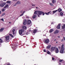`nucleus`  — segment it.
<instances>
[{
	"instance_id": "72a5a7b5",
	"label": "nucleus",
	"mask_w": 65,
	"mask_h": 65,
	"mask_svg": "<svg viewBox=\"0 0 65 65\" xmlns=\"http://www.w3.org/2000/svg\"><path fill=\"white\" fill-rule=\"evenodd\" d=\"M42 14L43 15H44L45 14V13H44V12L42 11Z\"/></svg>"
},
{
	"instance_id": "8fccbe9b",
	"label": "nucleus",
	"mask_w": 65,
	"mask_h": 65,
	"mask_svg": "<svg viewBox=\"0 0 65 65\" xmlns=\"http://www.w3.org/2000/svg\"><path fill=\"white\" fill-rule=\"evenodd\" d=\"M58 38H60V36H58Z\"/></svg>"
},
{
	"instance_id": "13d9d810",
	"label": "nucleus",
	"mask_w": 65,
	"mask_h": 65,
	"mask_svg": "<svg viewBox=\"0 0 65 65\" xmlns=\"http://www.w3.org/2000/svg\"><path fill=\"white\" fill-rule=\"evenodd\" d=\"M36 8H37H37H37V7H36Z\"/></svg>"
},
{
	"instance_id": "de8ad7c7",
	"label": "nucleus",
	"mask_w": 65,
	"mask_h": 65,
	"mask_svg": "<svg viewBox=\"0 0 65 65\" xmlns=\"http://www.w3.org/2000/svg\"><path fill=\"white\" fill-rule=\"evenodd\" d=\"M1 14V11H0V14Z\"/></svg>"
},
{
	"instance_id": "4d7b16f0",
	"label": "nucleus",
	"mask_w": 65,
	"mask_h": 65,
	"mask_svg": "<svg viewBox=\"0 0 65 65\" xmlns=\"http://www.w3.org/2000/svg\"><path fill=\"white\" fill-rule=\"evenodd\" d=\"M56 39H55L54 40V41H56Z\"/></svg>"
},
{
	"instance_id": "37998d69",
	"label": "nucleus",
	"mask_w": 65,
	"mask_h": 65,
	"mask_svg": "<svg viewBox=\"0 0 65 65\" xmlns=\"http://www.w3.org/2000/svg\"><path fill=\"white\" fill-rule=\"evenodd\" d=\"M43 52H46V51H45V50H43Z\"/></svg>"
},
{
	"instance_id": "9d476101",
	"label": "nucleus",
	"mask_w": 65,
	"mask_h": 65,
	"mask_svg": "<svg viewBox=\"0 0 65 65\" xmlns=\"http://www.w3.org/2000/svg\"><path fill=\"white\" fill-rule=\"evenodd\" d=\"M31 23V20H27V25H29Z\"/></svg>"
},
{
	"instance_id": "a19ab883",
	"label": "nucleus",
	"mask_w": 65,
	"mask_h": 65,
	"mask_svg": "<svg viewBox=\"0 0 65 65\" xmlns=\"http://www.w3.org/2000/svg\"><path fill=\"white\" fill-rule=\"evenodd\" d=\"M23 12V11L22 10H21V11H20V13H22V12Z\"/></svg>"
},
{
	"instance_id": "e433bc0d",
	"label": "nucleus",
	"mask_w": 65,
	"mask_h": 65,
	"mask_svg": "<svg viewBox=\"0 0 65 65\" xmlns=\"http://www.w3.org/2000/svg\"><path fill=\"white\" fill-rule=\"evenodd\" d=\"M32 6H35V5L34 4H32Z\"/></svg>"
},
{
	"instance_id": "603ef678",
	"label": "nucleus",
	"mask_w": 65,
	"mask_h": 65,
	"mask_svg": "<svg viewBox=\"0 0 65 65\" xmlns=\"http://www.w3.org/2000/svg\"><path fill=\"white\" fill-rule=\"evenodd\" d=\"M56 43H58V42L56 41Z\"/></svg>"
},
{
	"instance_id": "a211bd4d",
	"label": "nucleus",
	"mask_w": 65,
	"mask_h": 65,
	"mask_svg": "<svg viewBox=\"0 0 65 65\" xmlns=\"http://www.w3.org/2000/svg\"><path fill=\"white\" fill-rule=\"evenodd\" d=\"M52 3L53 4H55V3H56V1L55 0H52Z\"/></svg>"
},
{
	"instance_id": "a18cd8bd",
	"label": "nucleus",
	"mask_w": 65,
	"mask_h": 65,
	"mask_svg": "<svg viewBox=\"0 0 65 65\" xmlns=\"http://www.w3.org/2000/svg\"><path fill=\"white\" fill-rule=\"evenodd\" d=\"M58 48L60 49V48H61V47H58Z\"/></svg>"
},
{
	"instance_id": "052dcab7",
	"label": "nucleus",
	"mask_w": 65,
	"mask_h": 65,
	"mask_svg": "<svg viewBox=\"0 0 65 65\" xmlns=\"http://www.w3.org/2000/svg\"><path fill=\"white\" fill-rule=\"evenodd\" d=\"M13 1H15V0H13Z\"/></svg>"
},
{
	"instance_id": "6e6d98bb",
	"label": "nucleus",
	"mask_w": 65,
	"mask_h": 65,
	"mask_svg": "<svg viewBox=\"0 0 65 65\" xmlns=\"http://www.w3.org/2000/svg\"><path fill=\"white\" fill-rule=\"evenodd\" d=\"M13 47V48H14V47L13 46V47Z\"/></svg>"
},
{
	"instance_id": "f3484780",
	"label": "nucleus",
	"mask_w": 65,
	"mask_h": 65,
	"mask_svg": "<svg viewBox=\"0 0 65 65\" xmlns=\"http://www.w3.org/2000/svg\"><path fill=\"white\" fill-rule=\"evenodd\" d=\"M4 30V28H1L0 29V32H2Z\"/></svg>"
},
{
	"instance_id": "c9c22d12",
	"label": "nucleus",
	"mask_w": 65,
	"mask_h": 65,
	"mask_svg": "<svg viewBox=\"0 0 65 65\" xmlns=\"http://www.w3.org/2000/svg\"><path fill=\"white\" fill-rule=\"evenodd\" d=\"M49 3L50 4V5H51V6H53V4H52L51 3Z\"/></svg>"
},
{
	"instance_id": "4be33fe9",
	"label": "nucleus",
	"mask_w": 65,
	"mask_h": 65,
	"mask_svg": "<svg viewBox=\"0 0 65 65\" xmlns=\"http://www.w3.org/2000/svg\"><path fill=\"white\" fill-rule=\"evenodd\" d=\"M53 31H54V29H51L50 30L49 32L50 33H52V32H53Z\"/></svg>"
},
{
	"instance_id": "5701e85b",
	"label": "nucleus",
	"mask_w": 65,
	"mask_h": 65,
	"mask_svg": "<svg viewBox=\"0 0 65 65\" xmlns=\"http://www.w3.org/2000/svg\"><path fill=\"white\" fill-rule=\"evenodd\" d=\"M14 31H15V29H13L12 30V32H13V35L14 34Z\"/></svg>"
},
{
	"instance_id": "f257e3e1",
	"label": "nucleus",
	"mask_w": 65,
	"mask_h": 65,
	"mask_svg": "<svg viewBox=\"0 0 65 65\" xmlns=\"http://www.w3.org/2000/svg\"><path fill=\"white\" fill-rule=\"evenodd\" d=\"M42 11H36L34 12V14H38V17H39V15H41L42 14Z\"/></svg>"
},
{
	"instance_id": "f704fd0d",
	"label": "nucleus",
	"mask_w": 65,
	"mask_h": 65,
	"mask_svg": "<svg viewBox=\"0 0 65 65\" xmlns=\"http://www.w3.org/2000/svg\"><path fill=\"white\" fill-rule=\"evenodd\" d=\"M63 61V60L60 59V60H59V61L60 62H62V61Z\"/></svg>"
},
{
	"instance_id": "c756f323",
	"label": "nucleus",
	"mask_w": 65,
	"mask_h": 65,
	"mask_svg": "<svg viewBox=\"0 0 65 65\" xmlns=\"http://www.w3.org/2000/svg\"><path fill=\"white\" fill-rule=\"evenodd\" d=\"M3 42V41L0 38V43H1V42Z\"/></svg>"
},
{
	"instance_id": "4c0bfd02",
	"label": "nucleus",
	"mask_w": 65,
	"mask_h": 65,
	"mask_svg": "<svg viewBox=\"0 0 65 65\" xmlns=\"http://www.w3.org/2000/svg\"><path fill=\"white\" fill-rule=\"evenodd\" d=\"M1 20L2 21H3V22H4V19L3 18L2 19H1Z\"/></svg>"
},
{
	"instance_id": "393cba45",
	"label": "nucleus",
	"mask_w": 65,
	"mask_h": 65,
	"mask_svg": "<svg viewBox=\"0 0 65 65\" xmlns=\"http://www.w3.org/2000/svg\"><path fill=\"white\" fill-rule=\"evenodd\" d=\"M51 45H48V46H47L46 47V48H47L49 49L51 47Z\"/></svg>"
},
{
	"instance_id": "f8f14e48",
	"label": "nucleus",
	"mask_w": 65,
	"mask_h": 65,
	"mask_svg": "<svg viewBox=\"0 0 65 65\" xmlns=\"http://www.w3.org/2000/svg\"><path fill=\"white\" fill-rule=\"evenodd\" d=\"M55 48H56V47H52L51 48V51L53 52V51H54Z\"/></svg>"
},
{
	"instance_id": "2eb2a0df",
	"label": "nucleus",
	"mask_w": 65,
	"mask_h": 65,
	"mask_svg": "<svg viewBox=\"0 0 65 65\" xmlns=\"http://www.w3.org/2000/svg\"><path fill=\"white\" fill-rule=\"evenodd\" d=\"M35 14H34V13L33 14V19H35V18H36V15Z\"/></svg>"
},
{
	"instance_id": "7c9ffc66",
	"label": "nucleus",
	"mask_w": 65,
	"mask_h": 65,
	"mask_svg": "<svg viewBox=\"0 0 65 65\" xmlns=\"http://www.w3.org/2000/svg\"><path fill=\"white\" fill-rule=\"evenodd\" d=\"M10 35L11 37H12V38H13L14 37L12 36V34H10Z\"/></svg>"
},
{
	"instance_id": "39448f33",
	"label": "nucleus",
	"mask_w": 65,
	"mask_h": 65,
	"mask_svg": "<svg viewBox=\"0 0 65 65\" xmlns=\"http://www.w3.org/2000/svg\"><path fill=\"white\" fill-rule=\"evenodd\" d=\"M6 4V3H1L0 4V6L1 7H4V6Z\"/></svg>"
},
{
	"instance_id": "ddd939ff",
	"label": "nucleus",
	"mask_w": 65,
	"mask_h": 65,
	"mask_svg": "<svg viewBox=\"0 0 65 65\" xmlns=\"http://www.w3.org/2000/svg\"><path fill=\"white\" fill-rule=\"evenodd\" d=\"M4 8L6 9V8H8V5L7 4L5 5V6L4 7Z\"/></svg>"
},
{
	"instance_id": "0eeeda50",
	"label": "nucleus",
	"mask_w": 65,
	"mask_h": 65,
	"mask_svg": "<svg viewBox=\"0 0 65 65\" xmlns=\"http://www.w3.org/2000/svg\"><path fill=\"white\" fill-rule=\"evenodd\" d=\"M21 2L20 1H18L15 3V4L13 5L14 6H15L17 4H20Z\"/></svg>"
},
{
	"instance_id": "a878e982",
	"label": "nucleus",
	"mask_w": 65,
	"mask_h": 65,
	"mask_svg": "<svg viewBox=\"0 0 65 65\" xmlns=\"http://www.w3.org/2000/svg\"><path fill=\"white\" fill-rule=\"evenodd\" d=\"M23 28V29H26V28H27V27H26V26H23L22 27Z\"/></svg>"
},
{
	"instance_id": "9b49d317",
	"label": "nucleus",
	"mask_w": 65,
	"mask_h": 65,
	"mask_svg": "<svg viewBox=\"0 0 65 65\" xmlns=\"http://www.w3.org/2000/svg\"><path fill=\"white\" fill-rule=\"evenodd\" d=\"M52 13V12L51 11H50L49 12H48L47 13L45 12V13L46 14V15H49V13H50V14H51Z\"/></svg>"
},
{
	"instance_id": "20e7f679",
	"label": "nucleus",
	"mask_w": 65,
	"mask_h": 65,
	"mask_svg": "<svg viewBox=\"0 0 65 65\" xmlns=\"http://www.w3.org/2000/svg\"><path fill=\"white\" fill-rule=\"evenodd\" d=\"M24 32V29H22L21 30H20L19 31V33L20 35H21L22 34V32Z\"/></svg>"
},
{
	"instance_id": "7ed1b4c3",
	"label": "nucleus",
	"mask_w": 65,
	"mask_h": 65,
	"mask_svg": "<svg viewBox=\"0 0 65 65\" xmlns=\"http://www.w3.org/2000/svg\"><path fill=\"white\" fill-rule=\"evenodd\" d=\"M5 40L7 41V42H9V36H7L5 37Z\"/></svg>"
},
{
	"instance_id": "6ab92c4d",
	"label": "nucleus",
	"mask_w": 65,
	"mask_h": 65,
	"mask_svg": "<svg viewBox=\"0 0 65 65\" xmlns=\"http://www.w3.org/2000/svg\"><path fill=\"white\" fill-rule=\"evenodd\" d=\"M25 13V11H24L23 13L22 14H21V15H20L19 17H21V16H22V15H24V13Z\"/></svg>"
},
{
	"instance_id": "864d4df0",
	"label": "nucleus",
	"mask_w": 65,
	"mask_h": 65,
	"mask_svg": "<svg viewBox=\"0 0 65 65\" xmlns=\"http://www.w3.org/2000/svg\"><path fill=\"white\" fill-rule=\"evenodd\" d=\"M51 24H53V22L51 23Z\"/></svg>"
},
{
	"instance_id": "dca6fc26",
	"label": "nucleus",
	"mask_w": 65,
	"mask_h": 65,
	"mask_svg": "<svg viewBox=\"0 0 65 65\" xmlns=\"http://www.w3.org/2000/svg\"><path fill=\"white\" fill-rule=\"evenodd\" d=\"M59 33V30H57L55 31L54 34H57V33Z\"/></svg>"
},
{
	"instance_id": "473e14b6",
	"label": "nucleus",
	"mask_w": 65,
	"mask_h": 65,
	"mask_svg": "<svg viewBox=\"0 0 65 65\" xmlns=\"http://www.w3.org/2000/svg\"><path fill=\"white\" fill-rule=\"evenodd\" d=\"M61 15H63V13L62 12H60V13Z\"/></svg>"
},
{
	"instance_id": "c85d7f7f",
	"label": "nucleus",
	"mask_w": 65,
	"mask_h": 65,
	"mask_svg": "<svg viewBox=\"0 0 65 65\" xmlns=\"http://www.w3.org/2000/svg\"><path fill=\"white\" fill-rule=\"evenodd\" d=\"M7 3H9V4H10L11 3V2L10 1H8L7 2Z\"/></svg>"
},
{
	"instance_id": "412c9836",
	"label": "nucleus",
	"mask_w": 65,
	"mask_h": 65,
	"mask_svg": "<svg viewBox=\"0 0 65 65\" xmlns=\"http://www.w3.org/2000/svg\"><path fill=\"white\" fill-rule=\"evenodd\" d=\"M6 10V9L3 8L2 9V12H3V11H5Z\"/></svg>"
},
{
	"instance_id": "ea45409f",
	"label": "nucleus",
	"mask_w": 65,
	"mask_h": 65,
	"mask_svg": "<svg viewBox=\"0 0 65 65\" xmlns=\"http://www.w3.org/2000/svg\"><path fill=\"white\" fill-rule=\"evenodd\" d=\"M28 34H29V32H27L26 34V35H28Z\"/></svg>"
},
{
	"instance_id": "f03ea898",
	"label": "nucleus",
	"mask_w": 65,
	"mask_h": 65,
	"mask_svg": "<svg viewBox=\"0 0 65 65\" xmlns=\"http://www.w3.org/2000/svg\"><path fill=\"white\" fill-rule=\"evenodd\" d=\"M64 45H62L61 50L60 51V53L61 54H63L64 53Z\"/></svg>"
},
{
	"instance_id": "2f4dec72",
	"label": "nucleus",
	"mask_w": 65,
	"mask_h": 65,
	"mask_svg": "<svg viewBox=\"0 0 65 65\" xmlns=\"http://www.w3.org/2000/svg\"><path fill=\"white\" fill-rule=\"evenodd\" d=\"M5 13H3L1 15V16L3 17V16H4V15H5Z\"/></svg>"
},
{
	"instance_id": "6e6552de",
	"label": "nucleus",
	"mask_w": 65,
	"mask_h": 65,
	"mask_svg": "<svg viewBox=\"0 0 65 65\" xmlns=\"http://www.w3.org/2000/svg\"><path fill=\"white\" fill-rule=\"evenodd\" d=\"M23 25H25L27 24V20H24L23 21Z\"/></svg>"
},
{
	"instance_id": "cd10ccee",
	"label": "nucleus",
	"mask_w": 65,
	"mask_h": 65,
	"mask_svg": "<svg viewBox=\"0 0 65 65\" xmlns=\"http://www.w3.org/2000/svg\"><path fill=\"white\" fill-rule=\"evenodd\" d=\"M58 11L59 12H61V11H62V9L59 8L58 9Z\"/></svg>"
},
{
	"instance_id": "bf43d9fd",
	"label": "nucleus",
	"mask_w": 65,
	"mask_h": 65,
	"mask_svg": "<svg viewBox=\"0 0 65 65\" xmlns=\"http://www.w3.org/2000/svg\"><path fill=\"white\" fill-rule=\"evenodd\" d=\"M32 34H33V35H34V34H33V33H32Z\"/></svg>"
},
{
	"instance_id": "4468645a",
	"label": "nucleus",
	"mask_w": 65,
	"mask_h": 65,
	"mask_svg": "<svg viewBox=\"0 0 65 65\" xmlns=\"http://www.w3.org/2000/svg\"><path fill=\"white\" fill-rule=\"evenodd\" d=\"M60 26L61 25H60V24H59L58 25L57 27V28L58 29H60Z\"/></svg>"
},
{
	"instance_id": "c03bdc74",
	"label": "nucleus",
	"mask_w": 65,
	"mask_h": 65,
	"mask_svg": "<svg viewBox=\"0 0 65 65\" xmlns=\"http://www.w3.org/2000/svg\"><path fill=\"white\" fill-rule=\"evenodd\" d=\"M29 32H31V30H29Z\"/></svg>"
},
{
	"instance_id": "aec40b11",
	"label": "nucleus",
	"mask_w": 65,
	"mask_h": 65,
	"mask_svg": "<svg viewBox=\"0 0 65 65\" xmlns=\"http://www.w3.org/2000/svg\"><path fill=\"white\" fill-rule=\"evenodd\" d=\"M37 32V29L33 31V33L34 34H35L36 32Z\"/></svg>"
},
{
	"instance_id": "bb28decb",
	"label": "nucleus",
	"mask_w": 65,
	"mask_h": 65,
	"mask_svg": "<svg viewBox=\"0 0 65 65\" xmlns=\"http://www.w3.org/2000/svg\"><path fill=\"white\" fill-rule=\"evenodd\" d=\"M57 10H55L53 11H52V12H53V13H56V12H57Z\"/></svg>"
},
{
	"instance_id": "79ce46f5",
	"label": "nucleus",
	"mask_w": 65,
	"mask_h": 65,
	"mask_svg": "<svg viewBox=\"0 0 65 65\" xmlns=\"http://www.w3.org/2000/svg\"><path fill=\"white\" fill-rule=\"evenodd\" d=\"M63 40H64V41H65V37H63Z\"/></svg>"
},
{
	"instance_id": "1a4fd4ad",
	"label": "nucleus",
	"mask_w": 65,
	"mask_h": 65,
	"mask_svg": "<svg viewBox=\"0 0 65 65\" xmlns=\"http://www.w3.org/2000/svg\"><path fill=\"white\" fill-rule=\"evenodd\" d=\"M55 52L56 53H58L59 52V50H58V48H55Z\"/></svg>"
},
{
	"instance_id": "09e8293b",
	"label": "nucleus",
	"mask_w": 65,
	"mask_h": 65,
	"mask_svg": "<svg viewBox=\"0 0 65 65\" xmlns=\"http://www.w3.org/2000/svg\"><path fill=\"white\" fill-rule=\"evenodd\" d=\"M3 0V1H6L7 0Z\"/></svg>"
},
{
	"instance_id": "3c124183",
	"label": "nucleus",
	"mask_w": 65,
	"mask_h": 65,
	"mask_svg": "<svg viewBox=\"0 0 65 65\" xmlns=\"http://www.w3.org/2000/svg\"><path fill=\"white\" fill-rule=\"evenodd\" d=\"M61 41H63V39Z\"/></svg>"
},
{
	"instance_id": "423d86ee",
	"label": "nucleus",
	"mask_w": 65,
	"mask_h": 65,
	"mask_svg": "<svg viewBox=\"0 0 65 65\" xmlns=\"http://www.w3.org/2000/svg\"><path fill=\"white\" fill-rule=\"evenodd\" d=\"M50 42V40L48 39H46L44 40V43H48Z\"/></svg>"
},
{
	"instance_id": "49530a36",
	"label": "nucleus",
	"mask_w": 65,
	"mask_h": 65,
	"mask_svg": "<svg viewBox=\"0 0 65 65\" xmlns=\"http://www.w3.org/2000/svg\"><path fill=\"white\" fill-rule=\"evenodd\" d=\"M52 60H54V57L52 58Z\"/></svg>"
},
{
	"instance_id": "58836bf2",
	"label": "nucleus",
	"mask_w": 65,
	"mask_h": 65,
	"mask_svg": "<svg viewBox=\"0 0 65 65\" xmlns=\"http://www.w3.org/2000/svg\"><path fill=\"white\" fill-rule=\"evenodd\" d=\"M47 53L48 54H50V52L49 51H48Z\"/></svg>"
},
{
	"instance_id": "b1692460",
	"label": "nucleus",
	"mask_w": 65,
	"mask_h": 65,
	"mask_svg": "<svg viewBox=\"0 0 65 65\" xmlns=\"http://www.w3.org/2000/svg\"><path fill=\"white\" fill-rule=\"evenodd\" d=\"M62 29H64L65 28V24H63V26H62Z\"/></svg>"
},
{
	"instance_id": "5fc2aeb1",
	"label": "nucleus",
	"mask_w": 65,
	"mask_h": 65,
	"mask_svg": "<svg viewBox=\"0 0 65 65\" xmlns=\"http://www.w3.org/2000/svg\"><path fill=\"white\" fill-rule=\"evenodd\" d=\"M9 23H10V24H11V22H9Z\"/></svg>"
}]
</instances>
